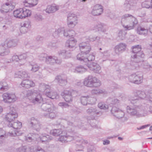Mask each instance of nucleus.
Listing matches in <instances>:
<instances>
[{
    "label": "nucleus",
    "mask_w": 152,
    "mask_h": 152,
    "mask_svg": "<svg viewBox=\"0 0 152 152\" xmlns=\"http://www.w3.org/2000/svg\"><path fill=\"white\" fill-rule=\"evenodd\" d=\"M152 88L145 92L140 90H134L133 93V96L129 100L132 103H134L136 101L145 99L147 101V103H150V99L152 96Z\"/></svg>",
    "instance_id": "nucleus-1"
},
{
    "label": "nucleus",
    "mask_w": 152,
    "mask_h": 152,
    "mask_svg": "<svg viewBox=\"0 0 152 152\" xmlns=\"http://www.w3.org/2000/svg\"><path fill=\"white\" fill-rule=\"evenodd\" d=\"M121 22L123 27L127 30L134 29L138 23L135 17L129 14H126L123 15Z\"/></svg>",
    "instance_id": "nucleus-2"
},
{
    "label": "nucleus",
    "mask_w": 152,
    "mask_h": 152,
    "mask_svg": "<svg viewBox=\"0 0 152 152\" xmlns=\"http://www.w3.org/2000/svg\"><path fill=\"white\" fill-rule=\"evenodd\" d=\"M143 109L142 105H134L133 107L127 106L126 109L127 113L131 116H135L139 117L146 115L148 113V111Z\"/></svg>",
    "instance_id": "nucleus-3"
},
{
    "label": "nucleus",
    "mask_w": 152,
    "mask_h": 152,
    "mask_svg": "<svg viewBox=\"0 0 152 152\" xmlns=\"http://www.w3.org/2000/svg\"><path fill=\"white\" fill-rule=\"evenodd\" d=\"M141 48H132V53L135 54L132 55L131 57V61L132 63L131 65L134 66L133 69H136L137 66V63L141 61V58L144 57V55L142 51H141Z\"/></svg>",
    "instance_id": "nucleus-4"
},
{
    "label": "nucleus",
    "mask_w": 152,
    "mask_h": 152,
    "mask_svg": "<svg viewBox=\"0 0 152 152\" xmlns=\"http://www.w3.org/2000/svg\"><path fill=\"white\" fill-rule=\"evenodd\" d=\"M26 95L30 102L34 104L40 103L43 102V99L39 91L35 90H28Z\"/></svg>",
    "instance_id": "nucleus-5"
},
{
    "label": "nucleus",
    "mask_w": 152,
    "mask_h": 152,
    "mask_svg": "<svg viewBox=\"0 0 152 152\" xmlns=\"http://www.w3.org/2000/svg\"><path fill=\"white\" fill-rule=\"evenodd\" d=\"M41 108L44 111H47V114H44L46 117L53 119L56 117L57 112L56 107L52 103L48 104L47 103H43L41 106Z\"/></svg>",
    "instance_id": "nucleus-6"
},
{
    "label": "nucleus",
    "mask_w": 152,
    "mask_h": 152,
    "mask_svg": "<svg viewBox=\"0 0 152 152\" xmlns=\"http://www.w3.org/2000/svg\"><path fill=\"white\" fill-rule=\"evenodd\" d=\"M84 86L89 87H97L101 85L100 81L96 77L89 75L83 81Z\"/></svg>",
    "instance_id": "nucleus-7"
},
{
    "label": "nucleus",
    "mask_w": 152,
    "mask_h": 152,
    "mask_svg": "<svg viewBox=\"0 0 152 152\" xmlns=\"http://www.w3.org/2000/svg\"><path fill=\"white\" fill-rule=\"evenodd\" d=\"M40 87L44 90V94L47 96L52 99L59 98L58 95L56 92L50 91V87L48 85L42 83L41 84Z\"/></svg>",
    "instance_id": "nucleus-8"
},
{
    "label": "nucleus",
    "mask_w": 152,
    "mask_h": 152,
    "mask_svg": "<svg viewBox=\"0 0 152 152\" xmlns=\"http://www.w3.org/2000/svg\"><path fill=\"white\" fill-rule=\"evenodd\" d=\"M61 134L59 136L58 140L63 143L71 141L76 138L74 136L75 134L73 132H67L66 133L63 131Z\"/></svg>",
    "instance_id": "nucleus-9"
},
{
    "label": "nucleus",
    "mask_w": 152,
    "mask_h": 152,
    "mask_svg": "<svg viewBox=\"0 0 152 152\" xmlns=\"http://www.w3.org/2000/svg\"><path fill=\"white\" fill-rule=\"evenodd\" d=\"M77 15L73 13H69L67 16V23L68 26L73 28L77 23Z\"/></svg>",
    "instance_id": "nucleus-10"
},
{
    "label": "nucleus",
    "mask_w": 152,
    "mask_h": 152,
    "mask_svg": "<svg viewBox=\"0 0 152 152\" xmlns=\"http://www.w3.org/2000/svg\"><path fill=\"white\" fill-rule=\"evenodd\" d=\"M3 101L5 103H10L14 102L17 99L15 94L5 93L2 95Z\"/></svg>",
    "instance_id": "nucleus-11"
},
{
    "label": "nucleus",
    "mask_w": 152,
    "mask_h": 152,
    "mask_svg": "<svg viewBox=\"0 0 152 152\" xmlns=\"http://www.w3.org/2000/svg\"><path fill=\"white\" fill-rule=\"evenodd\" d=\"M129 81L136 84H139L141 83L142 81V77L141 75L138 73H134L129 77Z\"/></svg>",
    "instance_id": "nucleus-12"
},
{
    "label": "nucleus",
    "mask_w": 152,
    "mask_h": 152,
    "mask_svg": "<svg viewBox=\"0 0 152 152\" xmlns=\"http://www.w3.org/2000/svg\"><path fill=\"white\" fill-rule=\"evenodd\" d=\"M111 112L114 116L118 119L122 118L125 114L123 110L115 107H112Z\"/></svg>",
    "instance_id": "nucleus-13"
},
{
    "label": "nucleus",
    "mask_w": 152,
    "mask_h": 152,
    "mask_svg": "<svg viewBox=\"0 0 152 152\" xmlns=\"http://www.w3.org/2000/svg\"><path fill=\"white\" fill-rule=\"evenodd\" d=\"M81 52L78 54L77 56V59L80 61L86 62L84 59L87 57V54L91 50V48H88V50L86 52H84L83 49L85 48H80Z\"/></svg>",
    "instance_id": "nucleus-14"
},
{
    "label": "nucleus",
    "mask_w": 152,
    "mask_h": 152,
    "mask_svg": "<svg viewBox=\"0 0 152 152\" xmlns=\"http://www.w3.org/2000/svg\"><path fill=\"white\" fill-rule=\"evenodd\" d=\"M89 69L94 72L97 73H100L101 72V67L97 63L94 62L88 63L87 65Z\"/></svg>",
    "instance_id": "nucleus-15"
},
{
    "label": "nucleus",
    "mask_w": 152,
    "mask_h": 152,
    "mask_svg": "<svg viewBox=\"0 0 152 152\" xmlns=\"http://www.w3.org/2000/svg\"><path fill=\"white\" fill-rule=\"evenodd\" d=\"M103 10V7L102 5L96 4L94 6L91 13L94 16L99 15L102 13Z\"/></svg>",
    "instance_id": "nucleus-16"
},
{
    "label": "nucleus",
    "mask_w": 152,
    "mask_h": 152,
    "mask_svg": "<svg viewBox=\"0 0 152 152\" xmlns=\"http://www.w3.org/2000/svg\"><path fill=\"white\" fill-rule=\"evenodd\" d=\"M18 115L16 113L15 110L10 112L7 113L5 116V119L6 121L9 122V123L13 121L14 119L17 118Z\"/></svg>",
    "instance_id": "nucleus-17"
},
{
    "label": "nucleus",
    "mask_w": 152,
    "mask_h": 152,
    "mask_svg": "<svg viewBox=\"0 0 152 152\" xmlns=\"http://www.w3.org/2000/svg\"><path fill=\"white\" fill-rule=\"evenodd\" d=\"M20 85L23 87L26 88H29L34 87L35 86V83L32 80L28 79L23 80Z\"/></svg>",
    "instance_id": "nucleus-18"
},
{
    "label": "nucleus",
    "mask_w": 152,
    "mask_h": 152,
    "mask_svg": "<svg viewBox=\"0 0 152 152\" xmlns=\"http://www.w3.org/2000/svg\"><path fill=\"white\" fill-rule=\"evenodd\" d=\"M61 95L66 102L70 103L72 101V97L70 91L64 90L62 93Z\"/></svg>",
    "instance_id": "nucleus-19"
},
{
    "label": "nucleus",
    "mask_w": 152,
    "mask_h": 152,
    "mask_svg": "<svg viewBox=\"0 0 152 152\" xmlns=\"http://www.w3.org/2000/svg\"><path fill=\"white\" fill-rule=\"evenodd\" d=\"M30 124L33 128L37 131H39L41 128V125L37 119L33 117L31 119Z\"/></svg>",
    "instance_id": "nucleus-20"
},
{
    "label": "nucleus",
    "mask_w": 152,
    "mask_h": 152,
    "mask_svg": "<svg viewBox=\"0 0 152 152\" xmlns=\"http://www.w3.org/2000/svg\"><path fill=\"white\" fill-rule=\"evenodd\" d=\"M15 77L21 78L23 80L30 78L27 72L22 71L16 72L15 73Z\"/></svg>",
    "instance_id": "nucleus-21"
},
{
    "label": "nucleus",
    "mask_w": 152,
    "mask_h": 152,
    "mask_svg": "<svg viewBox=\"0 0 152 152\" xmlns=\"http://www.w3.org/2000/svg\"><path fill=\"white\" fill-rule=\"evenodd\" d=\"M137 33L139 35L146 36L147 35L148 29V28L139 25L136 30Z\"/></svg>",
    "instance_id": "nucleus-22"
},
{
    "label": "nucleus",
    "mask_w": 152,
    "mask_h": 152,
    "mask_svg": "<svg viewBox=\"0 0 152 152\" xmlns=\"http://www.w3.org/2000/svg\"><path fill=\"white\" fill-rule=\"evenodd\" d=\"M87 113L93 116L91 119H93L94 117L101 113L100 112H98L95 107H92L86 110Z\"/></svg>",
    "instance_id": "nucleus-23"
},
{
    "label": "nucleus",
    "mask_w": 152,
    "mask_h": 152,
    "mask_svg": "<svg viewBox=\"0 0 152 152\" xmlns=\"http://www.w3.org/2000/svg\"><path fill=\"white\" fill-rule=\"evenodd\" d=\"M87 69L85 67L79 65L71 69L72 72L77 73H83L87 71Z\"/></svg>",
    "instance_id": "nucleus-24"
},
{
    "label": "nucleus",
    "mask_w": 152,
    "mask_h": 152,
    "mask_svg": "<svg viewBox=\"0 0 152 152\" xmlns=\"http://www.w3.org/2000/svg\"><path fill=\"white\" fill-rule=\"evenodd\" d=\"M59 9L58 6L56 4H53L51 5H48L45 10L46 12L48 13H50L54 12Z\"/></svg>",
    "instance_id": "nucleus-25"
},
{
    "label": "nucleus",
    "mask_w": 152,
    "mask_h": 152,
    "mask_svg": "<svg viewBox=\"0 0 152 152\" xmlns=\"http://www.w3.org/2000/svg\"><path fill=\"white\" fill-rule=\"evenodd\" d=\"M9 89V86L5 81L2 80L0 81V93L7 91Z\"/></svg>",
    "instance_id": "nucleus-26"
},
{
    "label": "nucleus",
    "mask_w": 152,
    "mask_h": 152,
    "mask_svg": "<svg viewBox=\"0 0 152 152\" xmlns=\"http://www.w3.org/2000/svg\"><path fill=\"white\" fill-rule=\"evenodd\" d=\"M23 3L26 7H32L37 4L38 1L37 0H25Z\"/></svg>",
    "instance_id": "nucleus-27"
},
{
    "label": "nucleus",
    "mask_w": 152,
    "mask_h": 152,
    "mask_svg": "<svg viewBox=\"0 0 152 152\" xmlns=\"http://www.w3.org/2000/svg\"><path fill=\"white\" fill-rule=\"evenodd\" d=\"M77 41L74 38L70 39L66 41L65 45L66 47L73 48L76 45Z\"/></svg>",
    "instance_id": "nucleus-28"
},
{
    "label": "nucleus",
    "mask_w": 152,
    "mask_h": 152,
    "mask_svg": "<svg viewBox=\"0 0 152 152\" xmlns=\"http://www.w3.org/2000/svg\"><path fill=\"white\" fill-rule=\"evenodd\" d=\"M11 6L10 4L8 3H6L5 4H4L2 6L0 11L2 14H5L9 11L10 7Z\"/></svg>",
    "instance_id": "nucleus-29"
},
{
    "label": "nucleus",
    "mask_w": 152,
    "mask_h": 152,
    "mask_svg": "<svg viewBox=\"0 0 152 152\" xmlns=\"http://www.w3.org/2000/svg\"><path fill=\"white\" fill-rule=\"evenodd\" d=\"M55 80L61 86L65 85L67 83L66 79L65 78H64L61 76L59 75L56 76L55 78Z\"/></svg>",
    "instance_id": "nucleus-30"
},
{
    "label": "nucleus",
    "mask_w": 152,
    "mask_h": 152,
    "mask_svg": "<svg viewBox=\"0 0 152 152\" xmlns=\"http://www.w3.org/2000/svg\"><path fill=\"white\" fill-rule=\"evenodd\" d=\"M8 126L10 127H12L15 129H20L22 127V123L18 121L12 123H9Z\"/></svg>",
    "instance_id": "nucleus-31"
},
{
    "label": "nucleus",
    "mask_w": 152,
    "mask_h": 152,
    "mask_svg": "<svg viewBox=\"0 0 152 152\" xmlns=\"http://www.w3.org/2000/svg\"><path fill=\"white\" fill-rule=\"evenodd\" d=\"M56 57L55 56H48L45 62L47 64L53 65L55 64Z\"/></svg>",
    "instance_id": "nucleus-32"
},
{
    "label": "nucleus",
    "mask_w": 152,
    "mask_h": 152,
    "mask_svg": "<svg viewBox=\"0 0 152 152\" xmlns=\"http://www.w3.org/2000/svg\"><path fill=\"white\" fill-rule=\"evenodd\" d=\"M79 142L82 143V144L80 145H77V149H76V151H82L86 145L88 143V142L87 140L81 139L80 140H79Z\"/></svg>",
    "instance_id": "nucleus-33"
},
{
    "label": "nucleus",
    "mask_w": 152,
    "mask_h": 152,
    "mask_svg": "<svg viewBox=\"0 0 152 152\" xmlns=\"http://www.w3.org/2000/svg\"><path fill=\"white\" fill-rule=\"evenodd\" d=\"M124 7L126 11H129L131 10L134 9V6L132 4L131 1L129 2L127 0H126L124 5Z\"/></svg>",
    "instance_id": "nucleus-34"
},
{
    "label": "nucleus",
    "mask_w": 152,
    "mask_h": 152,
    "mask_svg": "<svg viewBox=\"0 0 152 152\" xmlns=\"http://www.w3.org/2000/svg\"><path fill=\"white\" fill-rule=\"evenodd\" d=\"M64 30V28H60L56 29L53 33V36L55 38H58L59 37L60 35L62 34L63 31Z\"/></svg>",
    "instance_id": "nucleus-35"
},
{
    "label": "nucleus",
    "mask_w": 152,
    "mask_h": 152,
    "mask_svg": "<svg viewBox=\"0 0 152 152\" xmlns=\"http://www.w3.org/2000/svg\"><path fill=\"white\" fill-rule=\"evenodd\" d=\"M22 10H23V9L20 8L14 11L13 12L14 16L19 18H22Z\"/></svg>",
    "instance_id": "nucleus-36"
},
{
    "label": "nucleus",
    "mask_w": 152,
    "mask_h": 152,
    "mask_svg": "<svg viewBox=\"0 0 152 152\" xmlns=\"http://www.w3.org/2000/svg\"><path fill=\"white\" fill-rule=\"evenodd\" d=\"M63 131H62L60 129H54L51 130L50 133L51 134L55 136H58L61 134Z\"/></svg>",
    "instance_id": "nucleus-37"
},
{
    "label": "nucleus",
    "mask_w": 152,
    "mask_h": 152,
    "mask_svg": "<svg viewBox=\"0 0 152 152\" xmlns=\"http://www.w3.org/2000/svg\"><path fill=\"white\" fill-rule=\"evenodd\" d=\"M40 140L42 142H47L49 141L52 140V137H50L49 135H46L45 134H42L40 137Z\"/></svg>",
    "instance_id": "nucleus-38"
},
{
    "label": "nucleus",
    "mask_w": 152,
    "mask_h": 152,
    "mask_svg": "<svg viewBox=\"0 0 152 152\" xmlns=\"http://www.w3.org/2000/svg\"><path fill=\"white\" fill-rule=\"evenodd\" d=\"M23 133L20 131L14 130L11 132H8L7 136L10 137H14L16 136H20Z\"/></svg>",
    "instance_id": "nucleus-39"
},
{
    "label": "nucleus",
    "mask_w": 152,
    "mask_h": 152,
    "mask_svg": "<svg viewBox=\"0 0 152 152\" xmlns=\"http://www.w3.org/2000/svg\"><path fill=\"white\" fill-rule=\"evenodd\" d=\"M22 10V18L30 16L31 12L29 10H27L25 8H23Z\"/></svg>",
    "instance_id": "nucleus-40"
},
{
    "label": "nucleus",
    "mask_w": 152,
    "mask_h": 152,
    "mask_svg": "<svg viewBox=\"0 0 152 152\" xmlns=\"http://www.w3.org/2000/svg\"><path fill=\"white\" fill-rule=\"evenodd\" d=\"M107 102L109 104V105L111 104H117L120 102V101L117 99L113 98H109L107 100Z\"/></svg>",
    "instance_id": "nucleus-41"
},
{
    "label": "nucleus",
    "mask_w": 152,
    "mask_h": 152,
    "mask_svg": "<svg viewBox=\"0 0 152 152\" xmlns=\"http://www.w3.org/2000/svg\"><path fill=\"white\" fill-rule=\"evenodd\" d=\"M104 25L101 23H97L95 25V28L94 29H97L98 31L105 32L106 29L104 28Z\"/></svg>",
    "instance_id": "nucleus-42"
},
{
    "label": "nucleus",
    "mask_w": 152,
    "mask_h": 152,
    "mask_svg": "<svg viewBox=\"0 0 152 152\" xmlns=\"http://www.w3.org/2000/svg\"><path fill=\"white\" fill-rule=\"evenodd\" d=\"M10 51L8 48H0V56H4L8 54Z\"/></svg>",
    "instance_id": "nucleus-43"
},
{
    "label": "nucleus",
    "mask_w": 152,
    "mask_h": 152,
    "mask_svg": "<svg viewBox=\"0 0 152 152\" xmlns=\"http://www.w3.org/2000/svg\"><path fill=\"white\" fill-rule=\"evenodd\" d=\"M91 93L93 94H105L106 93V91L104 89L102 90L98 89L92 90Z\"/></svg>",
    "instance_id": "nucleus-44"
},
{
    "label": "nucleus",
    "mask_w": 152,
    "mask_h": 152,
    "mask_svg": "<svg viewBox=\"0 0 152 152\" xmlns=\"http://www.w3.org/2000/svg\"><path fill=\"white\" fill-rule=\"evenodd\" d=\"M59 56H62L64 58H68L70 57V53L65 50L61 51L59 53Z\"/></svg>",
    "instance_id": "nucleus-45"
},
{
    "label": "nucleus",
    "mask_w": 152,
    "mask_h": 152,
    "mask_svg": "<svg viewBox=\"0 0 152 152\" xmlns=\"http://www.w3.org/2000/svg\"><path fill=\"white\" fill-rule=\"evenodd\" d=\"M88 96H83L81 97L80 98V101L83 105H86L88 104Z\"/></svg>",
    "instance_id": "nucleus-46"
},
{
    "label": "nucleus",
    "mask_w": 152,
    "mask_h": 152,
    "mask_svg": "<svg viewBox=\"0 0 152 152\" xmlns=\"http://www.w3.org/2000/svg\"><path fill=\"white\" fill-rule=\"evenodd\" d=\"M89 40L92 41H96L98 43L97 44L98 45L101 44V42L100 40V38L99 37H95L91 35L89 36Z\"/></svg>",
    "instance_id": "nucleus-47"
},
{
    "label": "nucleus",
    "mask_w": 152,
    "mask_h": 152,
    "mask_svg": "<svg viewBox=\"0 0 152 152\" xmlns=\"http://www.w3.org/2000/svg\"><path fill=\"white\" fill-rule=\"evenodd\" d=\"M147 104H144L143 105H142L143 109H145L144 108H145V110L148 111V113L146 115H147L149 114V113H152V106H149V104H148L149 103H148Z\"/></svg>",
    "instance_id": "nucleus-48"
},
{
    "label": "nucleus",
    "mask_w": 152,
    "mask_h": 152,
    "mask_svg": "<svg viewBox=\"0 0 152 152\" xmlns=\"http://www.w3.org/2000/svg\"><path fill=\"white\" fill-rule=\"evenodd\" d=\"M88 104H94L96 101V99L94 97H92L90 96H88Z\"/></svg>",
    "instance_id": "nucleus-49"
},
{
    "label": "nucleus",
    "mask_w": 152,
    "mask_h": 152,
    "mask_svg": "<svg viewBox=\"0 0 152 152\" xmlns=\"http://www.w3.org/2000/svg\"><path fill=\"white\" fill-rule=\"evenodd\" d=\"M30 24L29 22H25L23 24V26H22L21 27V29L22 30H23V29H25L26 30V31H23V34L25 33L27 31V28H28L29 26H30Z\"/></svg>",
    "instance_id": "nucleus-50"
},
{
    "label": "nucleus",
    "mask_w": 152,
    "mask_h": 152,
    "mask_svg": "<svg viewBox=\"0 0 152 152\" xmlns=\"http://www.w3.org/2000/svg\"><path fill=\"white\" fill-rule=\"evenodd\" d=\"M98 107L100 109L103 110H106L109 108L107 105L102 102H99L98 104Z\"/></svg>",
    "instance_id": "nucleus-51"
},
{
    "label": "nucleus",
    "mask_w": 152,
    "mask_h": 152,
    "mask_svg": "<svg viewBox=\"0 0 152 152\" xmlns=\"http://www.w3.org/2000/svg\"><path fill=\"white\" fill-rule=\"evenodd\" d=\"M95 59L94 54L93 53L92 54L90 55L88 57H86V58L84 59L86 62L88 61H92L94 60Z\"/></svg>",
    "instance_id": "nucleus-52"
},
{
    "label": "nucleus",
    "mask_w": 152,
    "mask_h": 152,
    "mask_svg": "<svg viewBox=\"0 0 152 152\" xmlns=\"http://www.w3.org/2000/svg\"><path fill=\"white\" fill-rule=\"evenodd\" d=\"M19 60L18 56L17 55H14L12 57L11 59H10L9 61H6V63L12 62L14 61H18Z\"/></svg>",
    "instance_id": "nucleus-53"
},
{
    "label": "nucleus",
    "mask_w": 152,
    "mask_h": 152,
    "mask_svg": "<svg viewBox=\"0 0 152 152\" xmlns=\"http://www.w3.org/2000/svg\"><path fill=\"white\" fill-rule=\"evenodd\" d=\"M151 3L150 2L145 1L142 4V5L144 7L147 8H152V6H151Z\"/></svg>",
    "instance_id": "nucleus-54"
},
{
    "label": "nucleus",
    "mask_w": 152,
    "mask_h": 152,
    "mask_svg": "<svg viewBox=\"0 0 152 152\" xmlns=\"http://www.w3.org/2000/svg\"><path fill=\"white\" fill-rule=\"evenodd\" d=\"M126 32L122 30L120 31L118 34V37L120 39L123 40L125 38Z\"/></svg>",
    "instance_id": "nucleus-55"
},
{
    "label": "nucleus",
    "mask_w": 152,
    "mask_h": 152,
    "mask_svg": "<svg viewBox=\"0 0 152 152\" xmlns=\"http://www.w3.org/2000/svg\"><path fill=\"white\" fill-rule=\"evenodd\" d=\"M34 18L35 20L37 21H42L44 19L42 15L39 14H35Z\"/></svg>",
    "instance_id": "nucleus-56"
},
{
    "label": "nucleus",
    "mask_w": 152,
    "mask_h": 152,
    "mask_svg": "<svg viewBox=\"0 0 152 152\" xmlns=\"http://www.w3.org/2000/svg\"><path fill=\"white\" fill-rule=\"evenodd\" d=\"M30 66L31 67V70L34 72H37L39 68V66L37 64L31 65Z\"/></svg>",
    "instance_id": "nucleus-57"
},
{
    "label": "nucleus",
    "mask_w": 152,
    "mask_h": 152,
    "mask_svg": "<svg viewBox=\"0 0 152 152\" xmlns=\"http://www.w3.org/2000/svg\"><path fill=\"white\" fill-rule=\"evenodd\" d=\"M15 152H26V146H22L16 149Z\"/></svg>",
    "instance_id": "nucleus-58"
},
{
    "label": "nucleus",
    "mask_w": 152,
    "mask_h": 152,
    "mask_svg": "<svg viewBox=\"0 0 152 152\" xmlns=\"http://www.w3.org/2000/svg\"><path fill=\"white\" fill-rule=\"evenodd\" d=\"M80 48H85V47H90V44L88 41L83 42L79 45Z\"/></svg>",
    "instance_id": "nucleus-59"
},
{
    "label": "nucleus",
    "mask_w": 152,
    "mask_h": 152,
    "mask_svg": "<svg viewBox=\"0 0 152 152\" xmlns=\"http://www.w3.org/2000/svg\"><path fill=\"white\" fill-rule=\"evenodd\" d=\"M36 134H33L31 135V137L29 135H28L27 136H25V140L26 141L28 142H31L32 140H34V136H35Z\"/></svg>",
    "instance_id": "nucleus-60"
},
{
    "label": "nucleus",
    "mask_w": 152,
    "mask_h": 152,
    "mask_svg": "<svg viewBox=\"0 0 152 152\" xmlns=\"http://www.w3.org/2000/svg\"><path fill=\"white\" fill-rule=\"evenodd\" d=\"M47 55L44 53H41L38 56L39 59L41 60H45L46 61V58H47Z\"/></svg>",
    "instance_id": "nucleus-61"
},
{
    "label": "nucleus",
    "mask_w": 152,
    "mask_h": 152,
    "mask_svg": "<svg viewBox=\"0 0 152 152\" xmlns=\"http://www.w3.org/2000/svg\"><path fill=\"white\" fill-rule=\"evenodd\" d=\"M6 137L5 132L2 129L0 128V138L3 139Z\"/></svg>",
    "instance_id": "nucleus-62"
},
{
    "label": "nucleus",
    "mask_w": 152,
    "mask_h": 152,
    "mask_svg": "<svg viewBox=\"0 0 152 152\" xmlns=\"http://www.w3.org/2000/svg\"><path fill=\"white\" fill-rule=\"evenodd\" d=\"M34 152H45V151L41 147H37L34 149Z\"/></svg>",
    "instance_id": "nucleus-63"
},
{
    "label": "nucleus",
    "mask_w": 152,
    "mask_h": 152,
    "mask_svg": "<svg viewBox=\"0 0 152 152\" xmlns=\"http://www.w3.org/2000/svg\"><path fill=\"white\" fill-rule=\"evenodd\" d=\"M16 44L14 42L12 41H10L7 44L8 48H11L12 47H16Z\"/></svg>",
    "instance_id": "nucleus-64"
}]
</instances>
